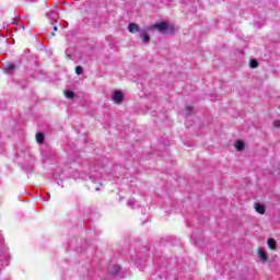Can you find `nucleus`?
<instances>
[{
	"instance_id": "1a4fd4ad",
	"label": "nucleus",
	"mask_w": 280,
	"mask_h": 280,
	"mask_svg": "<svg viewBox=\"0 0 280 280\" xmlns=\"http://www.w3.org/2000/svg\"><path fill=\"white\" fill-rule=\"evenodd\" d=\"M36 141L37 143H45V135L44 133H36Z\"/></svg>"
},
{
	"instance_id": "6e6552de",
	"label": "nucleus",
	"mask_w": 280,
	"mask_h": 280,
	"mask_svg": "<svg viewBox=\"0 0 280 280\" xmlns=\"http://www.w3.org/2000/svg\"><path fill=\"white\" fill-rule=\"evenodd\" d=\"M245 145L244 143L242 142V140H237L236 143H235V149L237 152H242V150H244Z\"/></svg>"
},
{
	"instance_id": "dca6fc26",
	"label": "nucleus",
	"mask_w": 280,
	"mask_h": 280,
	"mask_svg": "<svg viewBox=\"0 0 280 280\" xmlns=\"http://www.w3.org/2000/svg\"><path fill=\"white\" fill-rule=\"evenodd\" d=\"M51 36H56V32H52V33H51Z\"/></svg>"
},
{
	"instance_id": "f257e3e1",
	"label": "nucleus",
	"mask_w": 280,
	"mask_h": 280,
	"mask_svg": "<svg viewBox=\"0 0 280 280\" xmlns=\"http://www.w3.org/2000/svg\"><path fill=\"white\" fill-rule=\"evenodd\" d=\"M168 27L170 25H167V22L162 21L160 23L153 24L152 26L149 27V30H159V32H165V30H171L172 32H174L173 26H171L170 28Z\"/></svg>"
},
{
	"instance_id": "9b49d317",
	"label": "nucleus",
	"mask_w": 280,
	"mask_h": 280,
	"mask_svg": "<svg viewBox=\"0 0 280 280\" xmlns=\"http://www.w3.org/2000/svg\"><path fill=\"white\" fill-rule=\"evenodd\" d=\"M65 95L68 100H73L75 97V92L73 91H66Z\"/></svg>"
},
{
	"instance_id": "423d86ee",
	"label": "nucleus",
	"mask_w": 280,
	"mask_h": 280,
	"mask_svg": "<svg viewBox=\"0 0 280 280\" xmlns=\"http://www.w3.org/2000/svg\"><path fill=\"white\" fill-rule=\"evenodd\" d=\"M267 244H268V247L271 250H276V248H277V241L275 238H268L267 240Z\"/></svg>"
},
{
	"instance_id": "f03ea898",
	"label": "nucleus",
	"mask_w": 280,
	"mask_h": 280,
	"mask_svg": "<svg viewBox=\"0 0 280 280\" xmlns=\"http://www.w3.org/2000/svg\"><path fill=\"white\" fill-rule=\"evenodd\" d=\"M113 102L115 104H121L124 102V93L121 91H115L113 93Z\"/></svg>"
},
{
	"instance_id": "39448f33",
	"label": "nucleus",
	"mask_w": 280,
	"mask_h": 280,
	"mask_svg": "<svg viewBox=\"0 0 280 280\" xmlns=\"http://www.w3.org/2000/svg\"><path fill=\"white\" fill-rule=\"evenodd\" d=\"M257 253H258V257H260L261 261H264V264H266V261H268V254H266V252H264V249L261 247L258 248Z\"/></svg>"
},
{
	"instance_id": "f3484780",
	"label": "nucleus",
	"mask_w": 280,
	"mask_h": 280,
	"mask_svg": "<svg viewBox=\"0 0 280 280\" xmlns=\"http://www.w3.org/2000/svg\"><path fill=\"white\" fill-rule=\"evenodd\" d=\"M190 109H191V107H187V108H186V110H190Z\"/></svg>"
},
{
	"instance_id": "0eeeda50",
	"label": "nucleus",
	"mask_w": 280,
	"mask_h": 280,
	"mask_svg": "<svg viewBox=\"0 0 280 280\" xmlns=\"http://www.w3.org/2000/svg\"><path fill=\"white\" fill-rule=\"evenodd\" d=\"M14 69H16V66L13 62H9L4 66V71H14Z\"/></svg>"
},
{
	"instance_id": "7ed1b4c3",
	"label": "nucleus",
	"mask_w": 280,
	"mask_h": 280,
	"mask_svg": "<svg viewBox=\"0 0 280 280\" xmlns=\"http://www.w3.org/2000/svg\"><path fill=\"white\" fill-rule=\"evenodd\" d=\"M128 30H129L130 34H137V32H141V27L137 23H130L128 25Z\"/></svg>"
},
{
	"instance_id": "2eb2a0df",
	"label": "nucleus",
	"mask_w": 280,
	"mask_h": 280,
	"mask_svg": "<svg viewBox=\"0 0 280 280\" xmlns=\"http://www.w3.org/2000/svg\"><path fill=\"white\" fill-rule=\"evenodd\" d=\"M54 32H58V26H54Z\"/></svg>"
},
{
	"instance_id": "20e7f679",
	"label": "nucleus",
	"mask_w": 280,
	"mask_h": 280,
	"mask_svg": "<svg viewBox=\"0 0 280 280\" xmlns=\"http://www.w3.org/2000/svg\"><path fill=\"white\" fill-rule=\"evenodd\" d=\"M254 209L256 210L257 213L260 215H264L266 213V206L261 203H255Z\"/></svg>"
},
{
	"instance_id": "9d476101",
	"label": "nucleus",
	"mask_w": 280,
	"mask_h": 280,
	"mask_svg": "<svg viewBox=\"0 0 280 280\" xmlns=\"http://www.w3.org/2000/svg\"><path fill=\"white\" fill-rule=\"evenodd\" d=\"M249 67L252 69H257V67H259V62L256 59H250L249 60Z\"/></svg>"
},
{
	"instance_id": "4468645a",
	"label": "nucleus",
	"mask_w": 280,
	"mask_h": 280,
	"mask_svg": "<svg viewBox=\"0 0 280 280\" xmlns=\"http://www.w3.org/2000/svg\"><path fill=\"white\" fill-rule=\"evenodd\" d=\"M273 126L275 128H280V120H275Z\"/></svg>"
},
{
	"instance_id": "f8f14e48",
	"label": "nucleus",
	"mask_w": 280,
	"mask_h": 280,
	"mask_svg": "<svg viewBox=\"0 0 280 280\" xmlns=\"http://www.w3.org/2000/svg\"><path fill=\"white\" fill-rule=\"evenodd\" d=\"M75 73L77 75H82V73H84V68H82V66H77Z\"/></svg>"
},
{
	"instance_id": "ddd939ff",
	"label": "nucleus",
	"mask_w": 280,
	"mask_h": 280,
	"mask_svg": "<svg viewBox=\"0 0 280 280\" xmlns=\"http://www.w3.org/2000/svg\"><path fill=\"white\" fill-rule=\"evenodd\" d=\"M142 42L145 43H150V35L147 32H143V37H142Z\"/></svg>"
}]
</instances>
